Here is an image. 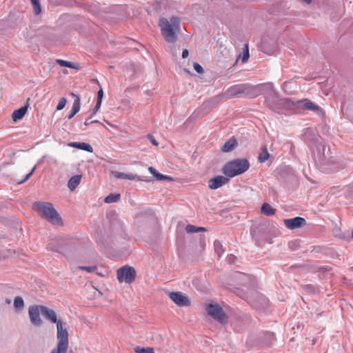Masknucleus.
Masks as SVG:
<instances>
[{"instance_id":"nucleus-1","label":"nucleus","mask_w":353,"mask_h":353,"mask_svg":"<svg viewBox=\"0 0 353 353\" xmlns=\"http://www.w3.org/2000/svg\"><path fill=\"white\" fill-rule=\"evenodd\" d=\"M41 314L49 321L57 324V347L50 353H66L68 345V332L61 321L58 320L56 312L46 306L42 305Z\"/></svg>"},{"instance_id":"nucleus-2","label":"nucleus","mask_w":353,"mask_h":353,"mask_svg":"<svg viewBox=\"0 0 353 353\" xmlns=\"http://www.w3.org/2000/svg\"><path fill=\"white\" fill-rule=\"evenodd\" d=\"M159 26L164 39L170 43H174L177 40V33L180 30V19L178 17L172 16L168 19L160 18Z\"/></svg>"},{"instance_id":"nucleus-3","label":"nucleus","mask_w":353,"mask_h":353,"mask_svg":"<svg viewBox=\"0 0 353 353\" xmlns=\"http://www.w3.org/2000/svg\"><path fill=\"white\" fill-rule=\"evenodd\" d=\"M34 209L53 225H62L63 221L53 205L49 202L39 201L34 204Z\"/></svg>"},{"instance_id":"nucleus-4","label":"nucleus","mask_w":353,"mask_h":353,"mask_svg":"<svg viewBox=\"0 0 353 353\" xmlns=\"http://www.w3.org/2000/svg\"><path fill=\"white\" fill-rule=\"evenodd\" d=\"M250 168V163L246 159H236L225 164L223 172L229 177L232 178L245 172Z\"/></svg>"},{"instance_id":"nucleus-5","label":"nucleus","mask_w":353,"mask_h":353,"mask_svg":"<svg viewBox=\"0 0 353 353\" xmlns=\"http://www.w3.org/2000/svg\"><path fill=\"white\" fill-rule=\"evenodd\" d=\"M117 276L120 283H131L135 279L136 271L134 268L125 265L117 270Z\"/></svg>"},{"instance_id":"nucleus-6","label":"nucleus","mask_w":353,"mask_h":353,"mask_svg":"<svg viewBox=\"0 0 353 353\" xmlns=\"http://www.w3.org/2000/svg\"><path fill=\"white\" fill-rule=\"evenodd\" d=\"M208 314L221 323L226 322V314L222 307L217 303H210L206 307Z\"/></svg>"},{"instance_id":"nucleus-7","label":"nucleus","mask_w":353,"mask_h":353,"mask_svg":"<svg viewBox=\"0 0 353 353\" xmlns=\"http://www.w3.org/2000/svg\"><path fill=\"white\" fill-rule=\"evenodd\" d=\"M255 89L256 88H253L252 85L248 83L239 84L230 87L228 89V93L232 96H237L239 94H245L249 96L253 94V90Z\"/></svg>"},{"instance_id":"nucleus-8","label":"nucleus","mask_w":353,"mask_h":353,"mask_svg":"<svg viewBox=\"0 0 353 353\" xmlns=\"http://www.w3.org/2000/svg\"><path fill=\"white\" fill-rule=\"evenodd\" d=\"M41 307L42 305H33L28 307V314L30 322L36 327H39L43 324V321L40 317Z\"/></svg>"},{"instance_id":"nucleus-9","label":"nucleus","mask_w":353,"mask_h":353,"mask_svg":"<svg viewBox=\"0 0 353 353\" xmlns=\"http://www.w3.org/2000/svg\"><path fill=\"white\" fill-rule=\"evenodd\" d=\"M325 147L321 143L316 144L313 150V156L315 161L320 165H325L328 158V153L326 154Z\"/></svg>"},{"instance_id":"nucleus-10","label":"nucleus","mask_w":353,"mask_h":353,"mask_svg":"<svg viewBox=\"0 0 353 353\" xmlns=\"http://www.w3.org/2000/svg\"><path fill=\"white\" fill-rule=\"evenodd\" d=\"M169 298L178 306H189L191 303L189 298L180 292H171L168 294Z\"/></svg>"},{"instance_id":"nucleus-11","label":"nucleus","mask_w":353,"mask_h":353,"mask_svg":"<svg viewBox=\"0 0 353 353\" xmlns=\"http://www.w3.org/2000/svg\"><path fill=\"white\" fill-rule=\"evenodd\" d=\"M253 88H256L253 90V94L257 92L258 94L265 95V97L268 96V99H270L272 96H275V92H276L272 83H265L258 85L257 86H253Z\"/></svg>"},{"instance_id":"nucleus-12","label":"nucleus","mask_w":353,"mask_h":353,"mask_svg":"<svg viewBox=\"0 0 353 353\" xmlns=\"http://www.w3.org/2000/svg\"><path fill=\"white\" fill-rule=\"evenodd\" d=\"M285 226L289 230H294L301 228L306 224L305 219L296 216L292 219H286L283 220Z\"/></svg>"},{"instance_id":"nucleus-13","label":"nucleus","mask_w":353,"mask_h":353,"mask_svg":"<svg viewBox=\"0 0 353 353\" xmlns=\"http://www.w3.org/2000/svg\"><path fill=\"white\" fill-rule=\"evenodd\" d=\"M265 103L270 109L279 112V106L283 103V99L279 98L277 92H275V96H272L270 99H268V96L265 97Z\"/></svg>"},{"instance_id":"nucleus-14","label":"nucleus","mask_w":353,"mask_h":353,"mask_svg":"<svg viewBox=\"0 0 353 353\" xmlns=\"http://www.w3.org/2000/svg\"><path fill=\"white\" fill-rule=\"evenodd\" d=\"M228 181V178L219 175L209 180L208 187L211 190H216L225 185Z\"/></svg>"},{"instance_id":"nucleus-15","label":"nucleus","mask_w":353,"mask_h":353,"mask_svg":"<svg viewBox=\"0 0 353 353\" xmlns=\"http://www.w3.org/2000/svg\"><path fill=\"white\" fill-rule=\"evenodd\" d=\"M299 103L302 104V107L305 110H311L318 114H321L322 112L321 108L318 105L314 103L307 99H303L299 101Z\"/></svg>"},{"instance_id":"nucleus-16","label":"nucleus","mask_w":353,"mask_h":353,"mask_svg":"<svg viewBox=\"0 0 353 353\" xmlns=\"http://www.w3.org/2000/svg\"><path fill=\"white\" fill-rule=\"evenodd\" d=\"M70 148H77L88 152H92L93 148L90 144L85 142H70L68 143Z\"/></svg>"},{"instance_id":"nucleus-17","label":"nucleus","mask_w":353,"mask_h":353,"mask_svg":"<svg viewBox=\"0 0 353 353\" xmlns=\"http://www.w3.org/2000/svg\"><path fill=\"white\" fill-rule=\"evenodd\" d=\"M28 108V105H26L19 109L14 110L12 114V119L15 121L21 119L27 112Z\"/></svg>"},{"instance_id":"nucleus-18","label":"nucleus","mask_w":353,"mask_h":353,"mask_svg":"<svg viewBox=\"0 0 353 353\" xmlns=\"http://www.w3.org/2000/svg\"><path fill=\"white\" fill-rule=\"evenodd\" d=\"M237 145V141L234 137L228 139L221 148V150L224 152H229L234 150Z\"/></svg>"},{"instance_id":"nucleus-19","label":"nucleus","mask_w":353,"mask_h":353,"mask_svg":"<svg viewBox=\"0 0 353 353\" xmlns=\"http://www.w3.org/2000/svg\"><path fill=\"white\" fill-rule=\"evenodd\" d=\"M81 180V175H74L72 176L68 182V188L70 190L73 191L79 185Z\"/></svg>"},{"instance_id":"nucleus-20","label":"nucleus","mask_w":353,"mask_h":353,"mask_svg":"<svg viewBox=\"0 0 353 353\" xmlns=\"http://www.w3.org/2000/svg\"><path fill=\"white\" fill-rule=\"evenodd\" d=\"M81 107V103H80V98L79 97H76V99L74 101L72 108L71 110L70 113L68 115V119H72L74 115L79 112L80 110Z\"/></svg>"},{"instance_id":"nucleus-21","label":"nucleus","mask_w":353,"mask_h":353,"mask_svg":"<svg viewBox=\"0 0 353 353\" xmlns=\"http://www.w3.org/2000/svg\"><path fill=\"white\" fill-rule=\"evenodd\" d=\"M261 212L268 216H272L275 214L276 210L269 203H264L261 206Z\"/></svg>"},{"instance_id":"nucleus-22","label":"nucleus","mask_w":353,"mask_h":353,"mask_svg":"<svg viewBox=\"0 0 353 353\" xmlns=\"http://www.w3.org/2000/svg\"><path fill=\"white\" fill-rule=\"evenodd\" d=\"M57 63L62 67H67V68H74V69L79 68L78 64L73 63V62L67 61H65L63 59H57Z\"/></svg>"},{"instance_id":"nucleus-23","label":"nucleus","mask_w":353,"mask_h":353,"mask_svg":"<svg viewBox=\"0 0 353 353\" xmlns=\"http://www.w3.org/2000/svg\"><path fill=\"white\" fill-rule=\"evenodd\" d=\"M270 157L269 152L266 147L261 148V151L259 154L258 159L260 163H263L268 159Z\"/></svg>"},{"instance_id":"nucleus-24","label":"nucleus","mask_w":353,"mask_h":353,"mask_svg":"<svg viewBox=\"0 0 353 353\" xmlns=\"http://www.w3.org/2000/svg\"><path fill=\"white\" fill-rule=\"evenodd\" d=\"M121 195L119 194H110L104 199V202L106 203H112L118 201L120 199Z\"/></svg>"},{"instance_id":"nucleus-25","label":"nucleus","mask_w":353,"mask_h":353,"mask_svg":"<svg viewBox=\"0 0 353 353\" xmlns=\"http://www.w3.org/2000/svg\"><path fill=\"white\" fill-rule=\"evenodd\" d=\"M114 175L117 179H130V180H134L136 179V176L125 174L123 172H115L114 173Z\"/></svg>"},{"instance_id":"nucleus-26","label":"nucleus","mask_w":353,"mask_h":353,"mask_svg":"<svg viewBox=\"0 0 353 353\" xmlns=\"http://www.w3.org/2000/svg\"><path fill=\"white\" fill-rule=\"evenodd\" d=\"M214 247L215 252L217 254L218 257H220L224 252L222 243H221L220 241L216 240L214 243Z\"/></svg>"},{"instance_id":"nucleus-27","label":"nucleus","mask_w":353,"mask_h":353,"mask_svg":"<svg viewBox=\"0 0 353 353\" xmlns=\"http://www.w3.org/2000/svg\"><path fill=\"white\" fill-rule=\"evenodd\" d=\"M14 307L16 310H21L24 307V301L21 296H16L14 299Z\"/></svg>"},{"instance_id":"nucleus-28","label":"nucleus","mask_w":353,"mask_h":353,"mask_svg":"<svg viewBox=\"0 0 353 353\" xmlns=\"http://www.w3.org/2000/svg\"><path fill=\"white\" fill-rule=\"evenodd\" d=\"M185 230L188 233H195V232H198L200 231H205V229L202 227H196L193 225H188L185 227Z\"/></svg>"},{"instance_id":"nucleus-29","label":"nucleus","mask_w":353,"mask_h":353,"mask_svg":"<svg viewBox=\"0 0 353 353\" xmlns=\"http://www.w3.org/2000/svg\"><path fill=\"white\" fill-rule=\"evenodd\" d=\"M31 2L32 3L34 14L37 15L39 14L41 12L39 0H31Z\"/></svg>"},{"instance_id":"nucleus-30","label":"nucleus","mask_w":353,"mask_h":353,"mask_svg":"<svg viewBox=\"0 0 353 353\" xmlns=\"http://www.w3.org/2000/svg\"><path fill=\"white\" fill-rule=\"evenodd\" d=\"M134 352L136 353H154V349L152 347H136L134 348Z\"/></svg>"},{"instance_id":"nucleus-31","label":"nucleus","mask_w":353,"mask_h":353,"mask_svg":"<svg viewBox=\"0 0 353 353\" xmlns=\"http://www.w3.org/2000/svg\"><path fill=\"white\" fill-rule=\"evenodd\" d=\"M77 269L85 270L87 272L92 273L94 272L97 270V265H91V266H81L79 265L77 267Z\"/></svg>"},{"instance_id":"nucleus-32","label":"nucleus","mask_w":353,"mask_h":353,"mask_svg":"<svg viewBox=\"0 0 353 353\" xmlns=\"http://www.w3.org/2000/svg\"><path fill=\"white\" fill-rule=\"evenodd\" d=\"M250 54H249V50H248V44H245L244 46L243 52L242 53L241 56V61L243 63L246 62L249 59Z\"/></svg>"},{"instance_id":"nucleus-33","label":"nucleus","mask_w":353,"mask_h":353,"mask_svg":"<svg viewBox=\"0 0 353 353\" xmlns=\"http://www.w3.org/2000/svg\"><path fill=\"white\" fill-rule=\"evenodd\" d=\"M67 100L65 97H62L60 99L57 105V110H61L64 108L65 106Z\"/></svg>"},{"instance_id":"nucleus-34","label":"nucleus","mask_w":353,"mask_h":353,"mask_svg":"<svg viewBox=\"0 0 353 353\" xmlns=\"http://www.w3.org/2000/svg\"><path fill=\"white\" fill-rule=\"evenodd\" d=\"M35 170H36V165H34L32 168V169L31 170V171L29 173H28L22 180L19 181L18 183L21 184V183H24L25 181H26L27 180H28L31 177V176L32 175V174L34 173Z\"/></svg>"},{"instance_id":"nucleus-35","label":"nucleus","mask_w":353,"mask_h":353,"mask_svg":"<svg viewBox=\"0 0 353 353\" xmlns=\"http://www.w3.org/2000/svg\"><path fill=\"white\" fill-rule=\"evenodd\" d=\"M193 67H194V70L197 73L202 74L203 72V69L202 66L199 63H198L196 62H194L193 63Z\"/></svg>"},{"instance_id":"nucleus-36","label":"nucleus","mask_w":353,"mask_h":353,"mask_svg":"<svg viewBox=\"0 0 353 353\" xmlns=\"http://www.w3.org/2000/svg\"><path fill=\"white\" fill-rule=\"evenodd\" d=\"M156 179L158 180V181H163V180L172 181V178H170V176L161 174L160 173H159V174L157 175Z\"/></svg>"},{"instance_id":"nucleus-37","label":"nucleus","mask_w":353,"mask_h":353,"mask_svg":"<svg viewBox=\"0 0 353 353\" xmlns=\"http://www.w3.org/2000/svg\"><path fill=\"white\" fill-rule=\"evenodd\" d=\"M103 97V90L100 88L97 92V102L101 103Z\"/></svg>"},{"instance_id":"nucleus-38","label":"nucleus","mask_w":353,"mask_h":353,"mask_svg":"<svg viewBox=\"0 0 353 353\" xmlns=\"http://www.w3.org/2000/svg\"><path fill=\"white\" fill-rule=\"evenodd\" d=\"M148 138L153 145H154V146L159 145V142L155 139V138L154 137L153 135L148 134Z\"/></svg>"},{"instance_id":"nucleus-39","label":"nucleus","mask_w":353,"mask_h":353,"mask_svg":"<svg viewBox=\"0 0 353 353\" xmlns=\"http://www.w3.org/2000/svg\"><path fill=\"white\" fill-rule=\"evenodd\" d=\"M101 103H99V102L97 101L95 107L92 110V115L95 114L99 111V108L101 107Z\"/></svg>"},{"instance_id":"nucleus-40","label":"nucleus","mask_w":353,"mask_h":353,"mask_svg":"<svg viewBox=\"0 0 353 353\" xmlns=\"http://www.w3.org/2000/svg\"><path fill=\"white\" fill-rule=\"evenodd\" d=\"M148 170L155 178H157V175L159 174V172L156 170L154 168L149 167Z\"/></svg>"},{"instance_id":"nucleus-41","label":"nucleus","mask_w":353,"mask_h":353,"mask_svg":"<svg viewBox=\"0 0 353 353\" xmlns=\"http://www.w3.org/2000/svg\"><path fill=\"white\" fill-rule=\"evenodd\" d=\"M189 55V51L188 49H184L182 52V58L183 59H185L188 57Z\"/></svg>"},{"instance_id":"nucleus-42","label":"nucleus","mask_w":353,"mask_h":353,"mask_svg":"<svg viewBox=\"0 0 353 353\" xmlns=\"http://www.w3.org/2000/svg\"><path fill=\"white\" fill-rule=\"evenodd\" d=\"M227 260L228 261L229 263H233L235 260V256L232 254H230L228 256Z\"/></svg>"},{"instance_id":"nucleus-43","label":"nucleus","mask_w":353,"mask_h":353,"mask_svg":"<svg viewBox=\"0 0 353 353\" xmlns=\"http://www.w3.org/2000/svg\"><path fill=\"white\" fill-rule=\"evenodd\" d=\"M297 245H298V242L296 241H292L289 243L290 247L292 248H294V249H296V247L297 246Z\"/></svg>"},{"instance_id":"nucleus-44","label":"nucleus","mask_w":353,"mask_h":353,"mask_svg":"<svg viewBox=\"0 0 353 353\" xmlns=\"http://www.w3.org/2000/svg\"><path fill=\"white\" fill-rule=\"evenodd\" d=\"M265 335L268 337L270 341L274 339V336L272 332H267Z\"/></svg>"},{"instance_id":"nucleus-45","label":"nucleus","mask_w":353,"mask_h":353,"mask_svg":"<svg viewBox=\"0 0 353 353\" xmlns=\"http://www.w3.org/2000/svg\"><path fill=\"white\" fill-rule=\"evenodd\" d=\"M91 123H92V121H91V120H90V119L89 118V119H87L85 121V122H84V123H83V124H84V125H85V126H88V125H89L90 124H91Z\"/></svg>"},{"instance_id":"nucleus-46","label":"nucleus","mask_w":353,"mask_h":353,"mask_svg":"<svg viewBox=\"0 0 353 353\" xmlns=\"http://www.w3.org/2000/svg\"><path fill=\"white\" fill-rule=\"evenodd\" d=\"M249 302H250V303L253 307H258V305H257V304H256V303L254 301H253V300L250 299V300L249 301Z\"/></svg>"},{"instance_id":"nucleus-47","label":"nucleus","mask_w":353,"mask_h":353,"mask_svg":"<svg viewBox=\"0 0 353 353\" xmlns=\"http://www.w3.org/2000/svg\"><path fill=\"white\" fill-rule=\"evenodd\" d=\"M259 298L262 303H266V300H265V297H263V296L260 295V296H259Z\"/></svg>"},{"instance_id":"nucleus-48","label":"nucleus","mask_w":353,"mask_h":353,"mask_svg":"<svg viewBox=\"0 0 353 353\" xmlns=\"http://www.w3.org/2000/svg\"><path fill=\"white\" fill-rule=\"evenodd\" d=\"M302 1L307 4H310L312 3V0H302Z\"/></svg>"},{"instance_id":"nucleus-49","label":"nucleus","mask_w":353,"mask_h":353,"mask_svg":"<svg viewBox=\"0 0 353 353\" xmlns=\"http://www.w3.org/2000/svg\"><path fill=\"white\" fill-rule=\"evenodd\" d=\"M100 123V122L99 121H97V120L92 121V123Z\"/></svg>"},{"instance_id":"nucleus-50","label":"nucleus","mask_w":353,"mask_h":353,"mask_svg":"<svg viewBox=\"0 0 353 353\" xmlns=\"http://www.w3.org/2000/svg\"><path fill=\"white\" fill-rule=\"evenodd\" d=\"M184 71H185V72L188 73V74L190 73V71H189L188 70L185 69V68L184 69Z\"/></svg>"},{"instance_id":"nucleus-51","label":"nucleus","mask_w":353,"mask_h":353,"mask_svg":"<svg viewBox=\"0 0 353 353\" xmlns=\"http://www.w3.org/2000/svg\"><path fill=\"white\" fill-rule=\"evenodd\" d=\"M6 302H7L8 303H10V300L7 299V300H6Z\"/></svg>"},{"instance_id":"nucleus-52","label":"nucleus","mask_w":353,"mask_h":353,"mask_svg":"<svg viewBox=\"0 0 353 353\" xmlns=\"http://www.w3.org/2000/svg\"><path fill=\"white\" fill-rule=\"evenodd\" d=\"M352 237L353 238V230H352Z\"/></svg>"},{"instance_id":"nucleus-53","label":"nucleus","mask_w":353,"mask_h":353,"mask_svg":"<svg viewBox=\"0 0 353 353\" xmlns=\"http://www.w3.org/2000/svg\"><path fill=\"white\" fill-rule=\"evenodd\" d=\"M97 274H99V276H103L101 274H99V273H97Z\"/></svg>"}]
</instances>
